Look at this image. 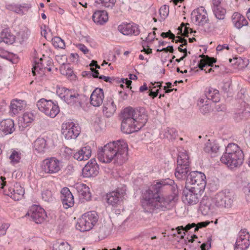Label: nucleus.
<instances>
[{
	"mask_svg": "<svg viewBox=\"0 0 250 250\" xmlns=\"http://www.w3.org/2000/svg\"><path fill=\"white\" fill-rule=\"evenodd\" d=\"M168 180V182H158L142 192L141 203L144 212L156 214L171 208L172 204L177 200L178 196L175 193L164 195L167 190H171V186L173 183V181Z\"/></svg>",
	"mask_w": 250,
	"mask_h": 250,
	"instance_id": "1",
	"label": "nucleus"
},
{
	"mask_svg": "<svg viewBox=\"0 0 250 250\" xmlns=\"http://www.w3.org/2000/svg\"><path fill=\"white\" fill-rule=\"evenodd\" d=\"M127 150V144L124 140L109 142L98 148V159L102 163H109L113 160L115 163L122 165L128 159Z\"/></svg>",
	"mask_w": 250,
	"mask_h": 250,
	"instance_id": "2",
	"label": "nucleus"
},
{
	"mask_svg": "<svg viewBox=\"0 0 250 250\" xmlns=\"http://www.w3.org/2000/svg\"><path fill=\"white\" fill-rule=\"evenodd\" d=\"M122 117L121 130L126 134H130L139 130L145 125L148 119L143 107H126L122 112Z\"/></svg>",
	"mask_w": 250,
	"mask_h": 250,
	"instance_id": "3",
	"label": "nucleus"
},
{
	"mask_svg": "<svg viewBox=\"0 0 250 250\" xmlns=\"http://www.w3.org/2000/svg\"><path fill=\"white\" fill-rule=\"evenodd\" d=\"M244 155L240 147L235 144H229L225 153L220 158L222 163L232 169L241 166L244 161Z\"/></svg>",
	"mask_w": 250,
	"mask_h": 250,
	"instance_id": "4",
	"label": "nucleus"
},
{
	"mask_svg": "<svg viewBox=\"0 0 250 250\" xmlns=\"http://www.w3.org/2000/svg\"><path fill=\"white\" fill-rule=\"evenodd\" d=\"M57 95L66 103L76 107H81L83 96L77 91L64 87H57Z\"/></svg>",
	"mask_w": 250,
	"mask_h": 250,
	"instance_id": "5",
	"label": "nucleus"
},
{
	"mask_svg": "<svg viewBox=\"0 0 250 250\" xmlns=\"http://www.w3.org/2000/svg\"><path fill=\"white\" fill-rule=\"evenodd\" d=\"M98 219V216L96 211L87 212L79 219L76 228L81 232L90 230L96 224Z\"/></svg>",
	"mask_w": 250,
	"mask_h": 250,
	"instance_id": "6",
	"label": "nucleus"
},
{
	"mask_svg": "<svg viewBox=\"0 0 250 250\" xmlns=\"http://www.w3.org/2000/svg\"><path fill=\"white\" fill-rule=\"evenodd\" d=\"M233 193L227 190L218 193L212 198L215 208H230L233 202Z\"/></svg>",
	"mask_w": 250,
	"mask_h": 250,
	"instance_id": "7",
	"label": "nucleus"
},
{
	"mask_svg": "<svg viewBox=\"0 0 250 250\" xmlns=\"http://www.w3.org/2000/svg\"><path fill=\"white\" fill-rule=\"evenodd\" d=\"M204 190H200L197 186L190 188H185L183 190V201L188 205H193L198 203Z\"/></svg>",
	"mask_w": 250,
	"mask_h": 250,
	"instance_id": "8",
	"label": "nucleus"
},
{
	"mask_svg": "<svg viewBox=\"0 0 250 250\" xmlns=\"http://www.w3.org/2000/svg\"><path fill=\"white\" fill-rule=\"evenodd\" d=\"M125 195V189L117 188L115 190L106 193L105 200L108 206L117 208L123 203Z\"/></svg>",
	"mask_w": 250,
	"mask_h": 250,
	"instance_id": "9",
	"label": "nucleus"
},
{
	"mask_svg": "<svg viewBox=\"0 0 250 250\" xmlns=\"http://www.w3.org/2000/svg\"><path fill=\"white\" fill-rule=\"evenodd\" d=\"M80 127L73 122H67L62 125V133L67 140L75 139L80 134Z\"/></svg>",
	"mask_w": 250,
	"mask_h": 250,
	"instance_id": "10",
	"label": "nucleus"
},
{
	"mask_svg": "<svg viewBox=\"0 0 250 250\" xmlns=\"http://www.w3.org/2000/svg\"><path fill=\"white\" fill-rule=\"evenodd\" d=\"M187 182L193 185V187L196 186L200 190H204L206 185V177L201 172L192 171L187 177Z\"/></svg>",
	"mask_w": 250,
	"mask_h": 250,
	"instance_id": "11",
	"label": "nucleus"
},
{
	"mask_svg": "<svg viewBox=\"0 0 250 250\" xmlns=\"http://www.w3.org/2000/svg\"><path fill=\"white\" fill-rule=\"evenodd\" d=\"M30 216L31 218L37 224L43 222L46 217L44 209L39 206L33 205L27 212L25 216Z\"/></svg>",
	"mask_w": 250,
	"mask_h": 250,
	"instance_id": "12",
	"label": "nucleus"
},
{
	"mask_svg": "<svg viewBox=\"0 0 250 250\" xmlns=\"http://www.w3.org/2000/svg\"><path fill=\"white\" fill-rule=\"evenodd\" d=\"M61 169V163L55 157L46 159L43 161L42 169L46 173L55 174Z\"/></svg>",
	"mask_w": 250,
	"mask_h": 250,
	"instance_id": "13",
	"label": "nucleus"
},
{
	"mask_svg": "<svg viewBox=\"0 0 250 250\" xmlns=\"http://www.w3.org/2000/svg\"><path fill=\"white\" fill-rule=\"evenodd\" d=\"M52 64V61L49 58L42 59L41 58L38 62H36L35 65L32 68V73L34 76L36 75L37 73L42 75L44 74V70L47 69L48 71L51 70L50 67Z\"/></svg>",
	"mask_w": 250,
	"mask_h": 250,
	"instance_id": "14",
	"label": "nucleus"
},
{
	"mask_svg": "<svg viewBox=\"0 0 250 250\" xmlns=\"http://www.w3.org/2000/svg\"><path fill=\"white\" fill-rule=\"evenodd\" d=\"M117 29L125 36H137L140 33L139 25L134 23H123L118 26Z\"/></svg>",
	"mask_w": 250,
	"mask_h": 250,
	"instance_id": "15",
	"label": "nucleus"
},
{
	"mask_svg": "<svg viewBox=\"0 0 250 250\" xmlns=\"http://www.w3.org/2000/svg\"><path fill=\"white\" fill-rule=\"evenodd\" d=\"M99 167L95 159H92L85 165L82 170L84 177H95L99 173Z\"/></svg>",
	"mask_w": 250,
	"mask_h": 250,
	"instance_id": "16",
	"label": "nucleus"
},
{
	"mask_svg": "<svg viewBox=\"0 0 250 250\" xmlns=\"http://www.w3.org/2000/svg\"><path fill=\"white\" fill-rule=\"evenodd\" d=\"M215 210L212 198L205 196L200 204L199 210L203 215H207L213 212Z\"/></svg>",
	"mask_w": 250,
	"mask_h": 250,
	"instance_id": "17",
	"label": "nucleus"
},
{
	"mask_svg": "<svg viewBox=\"0 0 250 250\" xmlns=\"http://www.w3.org/2000/svg\"><path fill=\"white\" fill-rule=\"evenodd\" d=\"M61 199L63 207L68 208L72 207L74 204V197L67 188H64L61 190Z\"/></svg>",
	"mask_w": 250,
	"mask_h": 250,
	"instance_id": "18",
	"label": "nucleus"
},
{
	"mask_svg": "<svg viewBox=\"0 0 250 250\" xmlns=\"http://www.w3.org/2000/svg\"><path fill=\"white\" fill-rule=\"evenodd\" d=\"M104 94L103 90L100 88H96L90 96V104L94 106H100L103 103Z\"/></svg>",
	"mask_w": 250,
	"mask_h": 250,
	"instance_id": "19",
	"label": "nucleus"
},
{
	"mask_svg": "<svg viewBox=\"0 0 250 250\" xmlns=\"http://www.w3.org/2000/svg\"><path fill=\"white\" fill-rule=\"evenodd\" d=\"M35 119L34 115L30 112H25L21 116L19 117L18 125L21 131L23 130L29 125Z\"/></svg>",
	"mask_w": 250,
	"mask_h": 250,
	"instance_id": "20",
	"label": "nucleus"
},
{
	"mask_svg": "<svg viewBox=\"0 0 250 250\" xmlns=\"http://www.w3.org/2000/svg\"><path fill=\"white\" fill-rule=\"evenodd\" d=\"M14 129V122L13 120L7 119L0 122V134H10L13 132Z\"/></svg>",
	"mask_w": 250,
	"mask_h": 250,
	"instance_id": "21",
	"label": "nucleus"
},
{
	"mask_svg": "<svg viewBox=\"0 0 250 250\" xmlns=\"http://www.w3.org/2000/svg\"><path fill=\"white\" fill-rule=\"evenodd\" d=\"M117 107L112 98L107 99L104 103L103 109L104 114L107 117H112L116 111Z\"/></svg>",
	"mask_w": 250,
	"mask_h": 250,
	"instance_id": "22",
	"label": "nucleus"
},
{
	"mask_svg": "<svg viewBox=\"0 0 250 250\" xmlns=\"http://www.w3.org/2000/svg\"><path fill=\"white\" fill-rule=\"evenodd\" d=\"M15 40L13 35L8 27H4L0 32V43L4 42L6 44H11Z\"/></svg>",
	"mask_w": 250,
	"mask_h": 250,
	"instance_id": "23",
	"label": "nucleus"
},
{
	"mask_svg": "<svg viewBox=\"0 0 250 250\" xmlns=\"http://www.w3.org/2000/svg\"><path fill=\"white\" fill-rule=\"evenodd\" d=\"M91 155V149L89 146L83 147L75 153L73 157L75 159L81 161L88 160Z\"/></svg>",
	"mask_w": 250,
	"mask_h": 250,
	"instance_id": "24",
	"label": "nucleus"
},
{
	"mask_svg": "<svg viewBox=\"0 0 250 250\" xmlns=\"http://www.w3.org/2000/svg\"><path fill=\"white\" fill-rule=\"evenodd\" d=\"M76 188L81 199L86 201L91 200V194L89 191V188L86 185L83 184H79L77 186Z\"/></svg>",
	"mask_w": 250,
	"mask_h": 250,
	"instance_id": "25",
	"label": "nucleus"
},
{
	"mask_svg": "<svg viewBox=\"0 0 250 250\" xmlns=\"http://www.w3.org/2000/svg\"><path fill=\"white\" fill-rule=\"evenodd\" d=\"M202 58L198 63V66L201 70H204V68L208 66H213V63L216 62V59L214 58H211L208 55L202 54L199 55Z\"/></svg>",
	"mask_w": 250,
	"mask_h": 250,
	"instance_id": "26",
	"label": "nucleus"
},
{
	"mask_svg": "<svg viewBox=\"0 0 250 250\" xmlns=\"http://www.w3.org/2000/svg\"><path fill=\"white\" fill-rule=\"evenodd\" d=\"M190 170L189 166L184 165H177L175 169V176L178 179H186L188 176V173Z\"/></svg>",
	"mask_w": 250,
	"mask_h": 250,
	"instance_id": "27",
	"label": "nucleus"
},
{
	"mask_svg": "<svg viewBox=\"0 0 250 250\" xmlns=\"http://www.w3.org/2000/svg\"><path fill=\"white\" fill-rule=\"evenodd\" d=\"M29 34L28 29L26 27L21 28L17 33V42L22 45L28 39Z\"/></svg>",
	"mask_w": 250,
	"mask_h": 250,
	"instance_id": "28",
	"label": "nucleus"
},
{
	"mask_svg": "<svg viewBox=\"0 0 250 250\" xmlns=\"http://www.w3.org/2000/svg\"><path fill=\"white\" fill-rule=\"evenodd\" d=\"M242 106V108L239 109L236 113V115L241 119H247L250 116V105L244 102Z\"/></svg>",
	"mask_w": 250,
	"mask_h": 250,
	"instance_id": "29",
	"label": "nucleus"
},
{
	"mask_svg": "<svg viewBox=\"0 0 250 250\" xmlns=\"http://www.w3.org/2000/svg\"><path fill=\"white\" fill-rule=\"evenodd\" d=\"M46 146V140L41 137L38 138L34 143V149L38 153H43Z\"/></svg>",
	"mask_w": 250,
	"mask_h": 250,
	"instance_id": "30",
	"label": "nucleus"
},
{
	"mask_svg": "<svg viewBox=\"0 0 250 250\" xmlns=\"http://www.w3.org/2000/svg\"><path fill=\"white\" fill-rule=\"evenodd\" d=\"M205 95L208 100H211L214 103H217L220 101L219 91L216 89L208 88L206 91Z\"/></svg>",
	"mask_w": 250,
	"mask_h": 250,
	"instance_id": "31",
	"label": "nucleus"
},
{
	"mask_svg": "<svg viewBox=\"0 0 250 250\" xmlns=\"http://www.w3.org/2000/svg\"><path fill=\"white\" fill-rule=\"evenodd\" d=\"M219 147L218 144L215 142H210L208 140V142L206 143L204 149L205 152L212 155L213 153H217L219 150Z\"/></svg>",
	"mask_w": 250,
	"mask_h": 250,
	"instance_id": "32",
	"label": "nucleus"
},
{
	"mask_svg": "<svg viewBox=\"0 0 250 250\" xmlns=\"http://www.w3.org/2000/svg\"><path fill=\"white\" fill-rule=\"evenodd\" d=\"M177 165L189 166V156L186 151L179 152L177 160Z\"/></svg>",
	"mask_w": 250,
	"mask_h": 250,
	"instance_id": "33",
	"label": "nucleus"
},
{
	"mask_svg": "<svg viewBox=\"0 0 250 250\" xmlns=\"http://www.w3.org/2000/svg\"><path fill=\"white\" fill-rule=\"evenodd\" d=\"M250 245V239L236 240L234 250H247Z\"/></svg>",
	"mask_w": 250,
	"mask_h": 250,
	"instance_id": "34",
	"label": "nucleus"
},
{
	"mask_svg": "<svg viewBox=\"0 0 250 250\" xmlns=\"http://www.w3.org/2000/svg\"><path fill=\"white\" fill-rule=\"evenodd\" d=\"M60 108L57 104H55L53 102L50 106H48L45 114L51 118H54L59 113Z\"/></svg>",
	"mask_w": 250,
	"mask_h": 250,
	"instance_id": "35",
	"label": "nucleus"
},
{
	"mask_svg": "<svg viewBox=\"0 0 250 250\" xmlns=\"http://www.w3.org/2000/svg\"><path fill=\"white\" fill-rule=\"evenodd\" d=\"M52 102L51 100H47L42 98L37 102V106L39 110L45 114L48 107L50 106Z\"/></svg>",
	"mask_w": 250,
	"mask_h": 250,
	"instance_id": "36",
	"label": "nucleus"
},
{
	"mask_svg": "<svg viewBox=\"0 0 250 250\" xmlns=\"http://www.w3.org/2000/svg\"><path fill=\"white\" fill-rule=\"evenodd\" d=\"M232 21L234 26L238 29L248 24V20L245 17H234Z\"/></svg>",
	"mask_w": 250,
	"mask_h": 250,
	"instance_id": "37",
	"label": "nucleus"
},
{
	"mask_svg": "<svg viewBox=\"0 0 250 250\" xmlns=\"http://www.w3.org/2000/svg\"><path fill=\"white\" fill-rule=\"evenodd\" d=\"M110 229L106 225H102L97 230L98 237L101 239L105 238L109 233Z\"/></svg>",
	"mask_w": 250,
	"mask_h": 250,
	"instance_id": "38",
	"label": "nucleus"
},
{
	"mask_svg": "<svg viewBox=\"0 0 250 250\" xmlns=\"http://www.w3.org/2000/svg\"><path fill=\"white\" fill-rule=\"evenodd\" d=\"M191 20L195 24L203 26L208 21V17H191Z\"/></svg>",
	"mask_w": 250,
	"mask_h": 250,
	"instance_id": "39",
	"label": "nucleus"
},
{
	"mask_svg": "<svg viewBox=\"0 0 250 250\" xmlns=\"http://www.w3.org/2000/svg\"><path fill=\"white\" fill-rule=\"evenodd\" d=\"M52 44L55 48L63 49L65 46L64 41L60 37H55L52 39Z\"/></svg>",
	"mask_w": 250,
	"mask_h": 250,
	"instance_id": "40",
	"label": "nucleus"
},
{
	"mask_svg": "<svg viewBox=\"0 0 250 250\" xmlns=\"http://www.w3.org/2000/svg\"><path fill=\"white\" fill-rule=\"evenodd\" d=\"M165 136L169 140L174 139L176 135V130L174 128L167 127L165 130Z\"/></svg>",
	"mask_w": 250,
	"mask_h": 250,
	"instance_id": "41",
	"label": "nucleus"
},
{
	"mask_svg": "<svg viewBox=\"0 0 250 250\" xmlns=\"http://www.w3.org/2000/svg\"><path fill=\"white\" fill-rule=\"evenodd\" d=\"M92 19L98 25H104L108 21V17H92Z\"/></svg>",
	"mask_w": 250,
	"mask_h": 250,
	"instance_id": "42",
	"label": "nucleus"
},
{
	"mask_svg": "<svg viewBox=\"0 0 250 250\" xmlns=\"http://www.w3.org/2000/svg\"><path fill=\"white\" fill-rule=\"evenodd\" d=\"M60 70L62 74L68 76H71L73 73V71L69 65L64 64V63L60 67Z\"/></svg>",
	"mask_w": 250,
	"mask_h": 250,
	"instance_id": "43",
	"label": "nucleus"
},
{
	"mask_svg": "<svg viewBox=\"0 0 250 250\" xmlns=\"http://www.w3.org/2000/svg\"><path fill=\"white\" fill-rule=\"evenodd\" d=\"M196 226V224L194 223H193L192 224H188L185 227H184L183 226H179L176 228L177 232L179 234H181L182 232L181 231H188L189 229H190L192 228H195V226ZM183 234H185V232H183Z\"/></svg>",
	"mask_w": 250,
	"mask_h": 250,
	"instance_id": "44",
	"label": "nucleus"
},
{
	"mask_svg": "<svg viewBox=\"0 0 250 250\" xmlns=\"http://www.w3.org/2000/svg\"><path fill=\"white\" fill-rule=\"evenodd\" d=\"M97 1L105 7L112 8L115 5L116 0H97Z\"/></svg>",
	"mask_w": 250,
	"mask_h": 250,
	"instance_id": "45",
	"label": "nucleus"
},
{
	"mask_svg": "<svg viewBox=\"0 0 250 250\" xmlns=\"http://www.w3.org/2000/svg\"><path fill=\"white\" fill-rule=\"evenodd\" d=\"M42 199L45 202H50L53 200L52 192L48 189L44 190L42 193Z\"/></svg>",
	"mask_w": 250,
	"mask_h": 250,
	"instance_id": "46",
	"label": "nucleus"
},
{
	"mask_svg": "<svg viewBox=\"0 0 250 250\" xmlns=\"http://www.w3.org/2000/svg\"><path fill=\"white\" fill-rule=\"evenodd\" d=\"M7 156L10 161V163L15 165L16 164V149L12 148L7 152Z\"/></svg>",
	"mask_w": 250,
	"mask_h": 250,
	"instance_id": "47",
	"label": "nucleus"
},
{
	"mask_svg": "<svg viewBox=\"0 0 250 250\" xmlns=\"http://www.w3.org/2000/svg\"><path fill=\"white\" fill-rule=\"evenodd\" d=\"M4 194L5 195L10 197L14 201L16 200L15 190L14 187H10L7 189H5Z\"/></svg>",
	"mask_w": 250,
	"mask_h": 250,
	"instance_id": "48",
	"label": "nucleus"
},
{
	"mask_svg": "<svg viewBox=\"0 0 250 250\" xmlns=\"http://www.w3.org/2000/svg\"><path fill=\"white\" fill-rule=\"evenodd\" d=\"M207 14L205 8L203 6H200L195 10H193L191 15L194 16H206Z\"/></svg>",
	"mask_w": 250,
	"mask_h": 250,
	"instance_id": "49",
	"label": "nucleus"
},
{
	"mask_svg": "<svg viewBox=\"0 0 250 250\" xmlns=\"http://www.w3.org/2000/svg\"><path fill=\"white\" fill-rule=\"evenodd\" d=\"M26 102L24 100L17 99V112L24 111L26 107Z\"/></svg>",
	"mask_w": 250,
	"mask_h": 250,
	"instance_id": "50",
	"label": "nucleus"
},
{
	"mask_svg": "<svg viewBox=\"0 0 250 250\" xmlns=\"http://www.w3.org/2000/svg\"><path fill=\"white\" fill-rule=\"evenodd\" d=\"M29 8V6L27 4H25L23 5H20L17 8V14L19 15L26 14Z\"/></svg>",
	"mask_w": 250,
	"mask_h": 250,
	"instance_id": "51",
	"label": "nucleus"
},
{
	"mask_svg": "<svg viewBox=\"0 0 250 250\" xmlns=\"http://www.w3.org/2000/svg\"><path fill=\"white\" fill-rule=\"evenodd\" d=\"M250 239V234L246 229H242L239 233V237L237 240Z\"/></svg>",
	"mask_w": 250,
	"mask_h": 250,
	"instance_id": "52",
	"label": "nucleus"
},
{
	"mask_svg": "<svg viewBox=\"0 0 250 250\" xmlns=\"http://www.w3.org/2000/svg\"><path fill=\"white\" fill-rule=\"evenodd\" d=\"M213 11L214 16H225L226 13V9L221 6L213 8Z\"/></svg>",
	"mask_w": 250,
	"mask_h": 250,
	"instance_id": "53",
	"label": "nucleus"
},
{
	"mask_svg": "<svg viewBox=\"0 0 250 250\" xmlns=\"http://www.w3.org/2000/svg\"><path fill=\"white\" fill-rule=\"evenodd\" d=\"M24 189L21 186H17V195H18L17 201L21 199L24 196Z\"/></svg>",
	"mask_w": 250,
	"mask_h": 250,
	"instance_id": "54",
	"label": "nucleus"
},
{
	"mask_svg": "<svg viewBox=\"0 0 250 250\" xmlns=\"http://www.w3.org/2000/svg\"><path fill=\"white\" fill-rule=\"evenodd\" d=\"M53 250H71V247L68 243L62 242L58 248L53 249Z\"/></svg>",
	"mask_w": 250,
	"mask_h": 250,
	"instance_id": "55",
	"label": "nucleus"
},
{
	"mask_svg": "<svg viewBox=\"0 0 250 250\" xmlns=\"http://www.w3.org/2000/svg\"><path fill=\"white\" fill-rule=\"evenodd\" d=\"M169 13V7L164 5L161 7L159 9V14L160 16H168Z\"/></svg>",
	"mask_w": 250,
	"mask_h": 250,
	"instance_id": "56",
	"label": "nucleus"
},
{
	"mask_svg": "<svg viewBox=\"0 0 250 250\" xmlns=\"http://www.w3.org/2000/svg\"><path fill=\"white\" fill-rule=\"evenodd\" d=\"M39 125L41 129H45L49 126V123L47 120L42 119L39 121Z\"/></svg>",
	"mask_w": 250,
	"mask_h": 250,
	"instance_id": "57",
	"label": "nucleus"
},
{
	"mask_svg": "<svg viewBox=\"0 0 250 250\" xmlns=\"http://www.w3.org/2000/svg\"><path fill=\"white\" fill-rule=\"evenodd\" d=\"M9 227V225L7 223L0 224V236L4 235L6 234V230Z\"/></svg>",
	"mask_w": 250,
	"mask_h": 250,
	"instance_id": "58",
	"label": "nucleus"
},
{
	"mask_svg": "<svg viewBox=\"0 0 250 250\" xmlns=\"http://www.w3.org/2000/svg\"><path fill=\"white\" fill-rule=\"evenodd\" d=\"M161 36L163 38L168 37L169 39L172 40V42H174V40L175 38V35L172 33H171L170 30H169L167 32H162L161 34Z\"/></svg>",
	"mask_w": 250,
	"mask_h": 250,
	"instance_id": "59",
	"label": "nucleus"
},
{
	"mask_svg": "<svg viewBox=\"0 0 250 250\" xmlns=\"http://www.w3.org/2000/svg\"><path fill=\"white\" fill-rule=\"evenodd\" d=\"M10 113L12 116L16 114V100L13 99L11 102L10 105Z\"/></svg>",
	"mask_w": 250,
	"mask_h": 250,
	"instance_id": "60",
	"label": "nucleus"
},
{
	"mask_svg": "<svg viewBox=\"0 0 250 250\" xmlns=\"http://www.w3.org/2000/svg\"><path fill=\"white\" fill-rule=\"evenodd\" d=\"M209 222H202L200 223H198L196 224V226H195V228L194 229V232L197 231L199 229L205 228L207 227L208 224Z\"/></svg>",
	"mask_w": 250,
	"mask_h": 250,
	"instance_id": "61",
	"label": "nucleus"
},
{
	"mask_svg": "<svg viewBox=\"0 0 250 250\" xmlns=\"http://www.w3.org/2000/svg\"><path fill=\"white\" fill-rule=\"evenodd\" d=\"M155 35H156L155 32L153 31V34H152V38H151V39L150 38V37L151 35V33H149L148 34L147 37H145V39H143V37H141V39L144 42H152L154 40V39L155 38Z\"/></svg>",
	"mask_w": 250,
	"mask_h": 250,
	"instance_id": "62",
	"label": "nucleus"
},
{
	"mask_svg": "<svg viewBox=\"0 0 250 250\" xmlns=\"http://www.w3.org/2000/svg\"><path fill=\"white\" fill-rule=\"evenodd\" d=\"M99 79L104 80L106 82H109L110 83H112L115 80L114 77H110L107 76H105L104 75H101L99 76Z\"/></svg>",
	"mask_w": 250,
	"mask_h": 250,
	"instance_id": "63",
	"label": "nucleus"
},
{
	"mask_svg": "<svg viewBox=\"0 0 250 250\" xmlns=\"http://www.w3.org/2000/svg\"><path fill=\"white\" fill-rule=\"evenodd\" d=\"M108 14L106 11L99 10L95 11L92 16H108Z\"/></svg>",
	"mask_w": 250,
	"mask_h": 250,
	"instance_id": "64",
	"label": "nucleus"
}]
</instances>
